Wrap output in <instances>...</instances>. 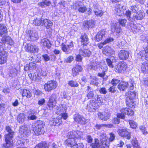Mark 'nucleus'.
<instances>
[{"instance_id":"obj_5","label":"nucleus","mask_w":148,"mask_h":148,"mask_svg":"<svg viewBox=\"0 0 148 148\" xmlns=\"http://www.w3.org/2000/svg\"><path fill=\"white\" fill-rule=\"evenodd\" d=\"M44 75L43 71L42 70L37 71L34 74L30 73L28 74L29 77L31 79L38 82L40 81L42 78V77L44 76Z\"/></svg>"},{"instance_id":"obj_24","label":"nucleus","mask_w":148,"mask_h":148,"mask_svg":"<svg viewBox=\"0 0 148 148\" xmlns=\"http://www.w3.org/2000/svg\"><path fill=\"white\" fill-rule=\"evenodd\" d=\"M78 142L79 141L77 140V139L71 138H68L65 141L66 143L67 146L71 147H74L75 144Z\"/></svg>"},{"instance_id":"obj_52","label":"nucleus","mask_w":148,"mask_h":148,"mask_svg":"<svg viewBox=\"0 0 148 148\" xmlns=\"http://www.w3.org/2000/svg\"><path fill=\"white\" fill-rule=\"evenodd\" d=\"M127 16V18L129 21H132V19L130 17V15L131 14V12L130 11L128 10L126 11L124 13Z\"/></svg>"},{"instance_id":"obj_30","label":"nucleus","mask_w":148,"mask_h":148,"mask_svg":"<svg viewBox=\"0 0 148 148\" xmlns=\"http://www.w3.org/2000/svg\"><path fill=\"white\" fill-rule=\"evenodd\" d=\"M86 90L87 92L86 95L88 99L92 98L94 95L93 90L92 89L90 86H88L87 87Z\"/></svg>"},{"instance_id":"obj_7","label":"nucleus","mask_w":148,"mask_h":148,"mask_svg":"<svg viewBox=\"0 0 148 148\" xmlns=\"http://www.w3.org/2000/svg\"><path fill=\"white\" fill-rule=\"evenodd\" d=\"M57 86V82L54 80H50L47 82L44 85V88L45 91L50 92L52 90L55 89Z\"/></svg>"},{"instance_id":"obj_2","label":"nucleus","mask_w":148,"mask_h":148,"mask_svg":"<svg viewBox=\"0 0 148 148\" xmlns=\"http://www.w3.org/2000/svg\"><path fill=\"white\" fill-rule=\"evenodd\" d=\"M45 124L41 121H38L32 125L33 130L37 135L43 134L45 131L44 128Z\"/></svg>"},{"instance_id":"obj_61","label":"nucleus","mask_w":148,"mask_h":148,"mask_svg":"<svg viewBox=\"0 0 148 148\" xmlns=\"http://www.w3.org/2000/svg\"><path fill=\"white\" fill-rule=\"evenodd\" d=\"M106 62L108 65L110 67L112 68L114 66L112 64V62L110 59L108 58L107 59Z\"/></svg>"},{"instance_id":"obj_48","label":"nucleus","mask_w":148,"mask_h":148,"mask_svg":"<svg viewBox=\"0 0 148 148\" xmlns=\"http://www.w3.org/2000/svg\"><path fill=\"white\" fill-rule=\"evenodd\" d=\"M98 80V79L97 77H93V78L91 80L90 84L97 86L99 84Z\"/></svg>"},{"instance_id":"obj_38","label":"nucleus","mask_w":148,"mask_h":148,"mask_svg":"<svg viewBox=\"0 0 148 148\" xmlns=\"http://www.w3.org/2000/svg\"><path fill=\"white\" fill-rule=\"evenodd\" d=\"M52 121L54 125L58 126L62 123V121L61 117H58L53 118Z\"/></svg>"},{"instance_id":"obj_60","label":"nucleus","mask_w":148,"mask_h":148,"mask_svg":"<svg viewBox=\"0 0 148 148\" xmlns=\"http://www.w3.org/2000/svg\"><path fill=\"white\" fill-rule=\"evenodd\" d=\"M84 147V145L82 143H77L75 144L73 148H83Z\"/></svg>"},{"instance_id":"obj_25","label":"nucleus","mask_w":148,"mask_h":148,"mask_svg":"<svg viewBox=\"0 0 148 148\" xmlns=\"http://www.w3.org/2000/svg\"><path fill=\"white\" fill-rule=\"evenodd\" d=\"M80 39L82 45H86L89 42L87 35L85 33L81 35Z\"/></svg>"},{"instance_id":"obj_26","label":"nucleus","mask_w":148,"mask_h":148,"mask_svg":"<svg viewBox=\"0 0 148 148\" xmlns=\"http://www.w3.org/2000/svg\"><path fill=\"white\" fill-rule=\"evenodd\" d=\"M128 86L129 84L127 82L122 81L118 85L117 88L120 90L124 91Z\"/></svg>"},{"instance_id":"obj_9","label":"nucleus","mask_w":148,"mask_h":148,"mask_svg":"<svg viewBox=\"0 0 148 148\" xmlns=\"http://www.w3.org/2000/svg\"><path fill=\"white\" fill-rule=\"evenodd\" d=\"M74 44L72 41L70 42L69 45H65L62 43L61 45V49L62 51L66 54L71 53L73 49Z\"/></svg>"},{"instance_id":"obj_10","label":"nucleus","mask_w":148,"mask_h":148,"mask_svg":"<svg viewBox=\"0 0 148 148\" xmlns=\"http://www.w3.org/2000/svg\"><path fill=\"white\" fill-rule=\"evenodd\" d=\"M127 68V65L125 62H121L115 66V71L119 73H123Z\"/></svg>"},{"instance_id":"obj_53","label":"nucleus","mask_w":148,"mask_h":148,"mask_svg":"<svg viewBox=\"0 0 148 148\" xmlns=\"http://www.w3.org/2000/svg\"><path fill=\"white\" fill-rule=\"evenodd\" d=\"M140 129L143 134L146 135L148 133V132L146 129V127L145 126L143 125L141 126Z\"/></svg>"},{"instance_id":"obj_13","label":"nucleus","mask_w":148,"mask_h":148,"mask_svg":"<svg viewBox=\"0 0 148 148\" xmlns=\"http://www.w3.org/2000/svg\"><path fill=\"white\" fill-rule=\"evenodd\" d=\"M129 57V52L125 50H121L118 53V57L121 60H125L128 59Z\"/></svg>"},{"instance_id":"obj_47","label":"nucleus","mask_w":148,"mask_h":148,"mask_svg":"<svg viewBox=\"0 0 148 148\" xmlns=\"http://www.w3.org/2000/svg\"><path fill=\"white\" fill-rule=\"evenodd\" d=\"M77 133L75 132H71L68 133V138H74L76 139Z\"/></svg>"},{"instance_id":"obj_4","label":"nucleus","mask_w":148,"mask_h":148,"mask_svg":"<svg viewBox=\"0 0 148 148\" xmlns=\"http://www.w3.org/2000/svg\"><path fill=\"white\" fill-rule=\"evenodd\" d=\"M110 135L109 141L108 140V138L106 136H105L104 138L101 139L102 146L104 148H109V142H112L115 139V136L113 133H111Z\"/></svg>"},{"instance_id":"obj_16","label":"nucleus","mask_w":148,"mask_h":148,"mask_svg":"<svg viewBox=\"0 0 148 148\" xmlns=\"http://www.w3.org/2000/svg\"><path fill=\"white\" fill-rule=\"evenodd\" d=\"M126 12L125 6L118 4L116 6L115 8V13L119 16L122 15Z\"/></svg>"},{"instance_id":"obj_12","label":"nucleus","mask_w":148,"mask_h":148,"mask_svg":"<svg viewBox=\"0 0 148 148\" xmlns=\"http://www.w3.org/2000/svg\"><path fill=\"white\" fill-rule=\"evenodd\" d=\"M57 97L56 94H53L50 97L47 106L50 110H52L53 108L55 107L56 104V99Z\"/></svg>"},{"instance_id":"obj_42","label":"nucleus","mask_w":148,"mask_h":148,"mask_svg":"<svg viewBox=\"0 0 148 148\" xmlns=\"http://www.w3.org/2000/svg\"><path fill=\"white\" fill-rule=\"evenodd\" d=\"M132 11L135 13L134 15V18L135 21H138V9L135 6L132 8Z\"/></svg>"},{"instance_id":"obj_51","label":"nucleus","mask_w":148,"mask_h":148,"mask_svg":"<svg viewBox=\"0 0 148 148\" xmlns=\"http://www.w3.org/2000/svg\"><path fill=\"white\" fill-rule=\"evenodd\" d=\"M119 25H121L123 26H125V23L127 22V20L125 19L120 18L119 19Z\"/></svg>"},{"instance_id":"obj_43","label":"nucleus","mask_w":148,"mask_h":148,"mask_svg":"<svg viewBox=\"0 0 148 148\" xmlns=\"http://www.w3.org/2000/svg\"><path fill=\"white\" fill-rule=\"evenodd\" d=\"M90 146L92 148H100L99 140L97 139H95L94 142L92 143L90 145Z\"/></svg>"},{"instance_id":"obj_22","label":"nucleus","mask_w":148,"mask_h":148,"mask_svg":"<svg viewBox=\"0 0 148 148\" xmlns=\"http://www.w3.org/2000/svg\"><path fill=\"white\" fill-rule=\"evenodd\" d=\"M106 32L104 30H101L98 32L95 37L96 40L98 42L105 38Z\"/></svg>"},{"instance_id":"obj_18","label":"nucleus","mask_w":148,"mask_h":148,"mask_svg":"<svg viewBox=\"0 0 148 148\" xmlns=\"http://www.w3.org/2000/svg\"><path fill=\"white\" fill-rule=\"evenodd\" d=\"M20 133L24 137H26L30 134V130L25 125L21 126L19 128Z\"/></svg>"},{"instance_id":"obj_19","label":"nucleus","mask_w":148,"mask_h":148,"mask_svg":"<svg viewBox=\"0 0 148 148\" xmlns=\"http://www.w3.org/2000/svg\"><path fill=\"white\" fill-rule=\"evenodd\" d=\"M7 56V52L5 50L1 51L0 52V64H3L6 62Z\"/></svg>"},{"instance_id":"obj_41","label":"nucleus","mask_w":148,"mask_h":148,"mask_svg":"<svg viewBox=\"0 0 148 148\" xmlns=\"http://www.w3.org/2000/svg\"><path fill=\"white\" fill-rule=\"evenodd\" d=\"M43 18H36L33 21V24L37 26H42Z\"/></svg>"},{"instance_id":"obj_27","label":"nucleus","mask_w":148,"mask_h":148,"mask_svg":"<svg viewBox=\"0 0 148 148\" xmlns=\"http://www.w3.org/2000/svg\"><path fill=\"white\" fill-rule=\"evenodd\" d=\"M79 53L84 57H89L91 54V52L88 49L81 48L79 49Z\"/></svg>"},{"instance_id":"obj_58","label":"nucleus","mask_w":148,"mask_h":148,"mask_svg":"<svg viewBox=\"0 0 148 148\" xmlns=\"http://www.w3.org/2000/svg\"><path fill=\"white\" fill-rule=\"evenodd\" d=\"M95 14L97 16H101L103 14V13L101 10H99L97 9L96 10H94Z\"/></svg>"},{"instance_id":"obj_29","label":"nucleus","mask_w":148,"mask_h":148,"mask_svg":"<svg viewBox=\"0 0 148 148\" xmlns=\"http://www.w3.org/2000/svg\"><path fill=\"white\" fill-rule=\"evenodd\" d=\"M29 115L27 117V119L29 120H34L36 119L37 117L36 116L37 114L36 112L34 110H30L28 111Z\"/></svg>"},{"instance_id":"obj_20","label":"nucleus","mask_w":148,"mask_h":148,"mask_svg":"<svg viewBox=\"0 0 148 148\" xmlns=\"http://www.w3.org/2000/svg\"><path fill=\"white\" fill-rule=\"evenodd\" d=\"M27 35L29 36L32 40H37L39 37L37 32L35 31L29 30Z\"/></svg>"},{"instance_id":"obj_62","label":"nucleus","mask_w":148,"mask_h":148,"mask_svg":"<svg viewBox=\"0 0 148 148\" xmlns=\"http://www.w3.org/2000/svg\"><path fill=\"white\" fill-rule=\"evenodd\" d=\"M73 59V57L72 56H69L67 58L65 59L64 62L67 63L71 62L72 60Z\"/></svg>"},{"instance_id":"obj_21","label":"nucleus","mask_w":148,"mask_h":148,"mask_svg":"<svg viewBox=\"0 0 148 148\" xmlns=\"http://www.w3.org/2000/svg\"><path fill=\"white\" fill-rule=\"evenodd\" d=\"M67 108L64 105H60L57 107L55 112L56 114L61 115V113L66 112Z\"/></svg>"},{"instance_id":"obj_36","label":"nucleus","mask_w":148,"mask_h":148,"mask_svg":"<svg viewBox=\"0 0 148 148\" xmlns=\"http://www.w3.org/2000/svg\"><path fill=\"white\" fill-rule=\"evenodd\" d=\"M83 25L84 27L87 28H92L95 25L94 22L93 20H92L89 21H86Z\"/></svg>"},{"instance_id":"obj_57","label":"nucleus","mask_w":148,"mask_h":148,"mask_svg":"<svg viewBox=\"0 0 148 148\" xmlns=\"http://www.w3.org/2000/svg\"><path fill=\"white\" fill-rule=\"evenodd\" d=\"M129 124L131 127L133 128H135L137 127V124L134 121H129Z\"/></svg>"},{"instance_id":"obj_34","label":"nucleus","mask_w":148,"mask_h":148,"mask_svg":"<svg viewBox=\"0 0 148 148\" xmlns=\"http://www.w3.org/2000/svg\"><path fill=\"white\" fill-rule=\"evenodd\" d=\"M141 71L145 74H148V62L143 63L141 65Z\"/></svg>"},{"instance_id":"obj_31","label":"nucleus","mask_w":148,"mask_h":148,"mask_svg":"<svg viewBox=\"0 0 148 148\" xmlns=\"http://www.w3.org/2000/svg\"><path fill=\"white\" fill-rule=\"evenodd\" d=\"M41 44L44 47H47L48 49L50 48L51 45L50 42L47 38H44L41 40Z\"/></svg>"},{"instance_id":"obj_55","label":"nucleus","mask_w":148,"mask_h":148,"mask_svg":"<svg viewBox=\"0 0 148 148\" xmlns=\"http://www.w3.org/2000/svg\"><path fill=\"white\" fill-rule=\"evenodd\" d=\"M120 81V80L114 78L112 79L111 82V83L113 85V86H115Z\"/></svg>"},{"instance_id":"obj_39","label":"nucleus","mask_w":148,"mask_h":148,"mask_svg":"<svg viewBox=\"0 0 148 148\" xmlns=\"http://www.w3.org/2000/svg\"><path fill=\"white\" fill-rule=\"evenodd\" d=\"M7 32V30L6 26L3 24H0V36H2Z\"/></svg>"},{"instance_id":"obj_11","label":"nucleus","mask_w":148,"mask_h":148,"mask_svg":"<svg viewBox=\"0 0 148 148\" xmlns=\"http://www.w3.org/2000/svg\"><path fill=\"white\" fill-rule=\"evenodd\" d=\"M24 48L26 51L33 53H38L39 50V48L38 46L35 45L29 44L25 45Z\"/></svg>"},{"instance_id":"obj_35","label":"nucleus","mask_w":148,"mask_h":148,"mask_svg":"<svg viewBox=\"0 0 148 148\" xmlns=\"http://www.w3.org/2000/svg\"><path fill=\"white\" fill-rule=\"evenodd\" d=\"M26 117L24 113H20L18 115L17 117V120L18 122L21 123H22L25 120Z\"/></svg>"},{"instance_id":"obj_23","label":"nucleus","mask_w":148,"mask_h":148,"mask_svg":"<svg viewBox=\"0 0 148 148\" xmlns=\"http://www.w3.org/2000/svg\"><path fill=\"white\" fill-rule=\"evenodd\" d=\"M114 51L112 48L109 46H106L103 48V53L106 55L113 54Z\"/></svg>"},{"instance_id":"obj_64","label":"nucleus","mask_w":148,"mask_h":148,"mask_svg":"<svg viewBox=\"0 0 148 148\" xmlns=\"http://www.w3.org/2000/svg\"><path fill=\"white\" fill-rule=\"evenodd\" d=\"M73 68L75 69V70H76L79 72L81 71L82 70V66H81L79 65H77L75 66V67H74Z\"/></svg>"},{"instance_id":"obj_6","label":"nucleus","mask_w":148,"mask_h":148,"mask_svg":"<svg viewBox=\"0 0 148 148\" xmlns=\"http://www.w3.org/2000/svg\"><path fill=\"white\" fill-rule=\"evenodd\" d=\"M73 8L75 10H78L79 12L84 13L87 10L86 7L81 2H77L74 3Z\"/></svg>"},{"instance_id":"obj_15","label":"nucleus","mask_w":148,"mask_h":148,"mask_svg":"<svg viewBox=\"0 0 148 148\" xmlns=\"http://www.w3.org/2000/svg\"><path fill=\"white\" fill-rule=\"evenodd\" d=\"M117 132L119 136L122 137L130 139L131 138V134L130 132L125 129H119L118 130Z\"/></svg>"},{"instance_id":"obj_49","label":"nucleus","mask_w":148,"mask_h":148,"mask_svg":"<svg viewBox=\"0 0 148 148\" xmlns=\"http://www.w3.org/2000/svg\"><path fill=\"white\" fill-rule=\"evenodd\" d=\"M68 84L71 87H77L79 85L78 84L76 81L73 80L69 81V82Z\"/></svg>"},{"instance_id":"obj_59","label":"nucleus","mask_w":148,"mask_h":148,"mask_svg":"<svg viewBox=\"0 0 148 148\" xmlns=\"http://www.w3.org/2000/svg\"><path fill=\"white\" fill-rule=\"evenodd\" d=\"M42 57L45 62H47L50 60V56L47 54H44L42 55Z\"/></svg>"},{"instance_id":"obj_40","label":"nucleus","mask_w":148,"mask_h":148,"mask_svg":"<svg viewBox=\"0 0 148 148\" xmlns=\"http://www.w3.org/2000/svg\"><path fill=\"white\" fill-rule=\"evenodd\" d=\"M49 145L45 142H41L36 145L34 148H49Z\"/></svg>"},{"instance_id":"obj_46","label":"nucleus","mask_w":148,"mask_h":148,"mask_svg":"<svg viewBox=\"0 0 148 148\" xmlns=\"http://www.w3.org/2000/svg\"><path fill=\"white\" fill-rule=\"evenodd\" d=\"M32 95L29 90L26 89H23V91L22 96H26L27 98H30Z\"/></svg>"},{"instance_id":"obj_14","label":"nucleus","mask_w":148,"mask_h":148,"mask_svg":"<svg viewBox=\"0 0 148 148\" xmlns=\"http://www.w3.org/2000/svg\"><path fill=\"white\" fill-rule=\"evenodd\" d=\"M14 135H9L6 134L5 135L4 137L5 143L3 144V147H9L12 146L11 141L13 138Z\"/></svg>"},{"instance_id":"obj_37","label":"nucleus","mask_w":148,"mask_h":148,"mask_svg":"<svg viewBox=\"0 0 148 148\" xmlns=\"http://www.w3.org/2000/svg\"><path fill=\"white\" fill-rule=\"evenodd\" d=\"M2 40L7 42L8 44L12 45L14 44V42L11 38L9 36H4L2 38Z\"/></svg>"},{"instance_id":"obj_28","label":"nucleus","mask_w":148,"mask_h":148,"mask_svg":"<svg viewBox=\"0 0 148 148\" xmlns=\"http://www.w3.org/2000/svg\"><path fill=\"white\" fill-rule=\"evenodd\" d=\"M111 31L112 32H116L117 33H120L121 29L120 26L118 23H116L115 24H113L112 25Z\"/></svg>"},{"instance_id":"obj_1","label":"nucleus","mask_w":148,"mask_h":148,"mask_svg":"<svg viewBox=\"0 0 148 148\" xmlns=\"http://www.w3.org/2000/svg\"><path fill=\"white\" fill-rule=\"evenodd\" d=\"M136 92L135 91H129L126 93V103L128 107L132 108L135 107L136 104L134 100L136 98Z\"/></svg>"},{"instance_id":"obj_63","label":"nucleus","mask_w":148,"mask_h":148,"mask_svg":"<svg viewBox=\"0 0 148 148\" xmlns=\"http://www.w3.org/2000/svg\"><path fill=\"white\" fill-rule=\"evenodd\" d=\"M1 41L2 42H0V49L1 50V51H3V50H5L3 47H4L5 45V41H3L2 40V38L1 39Z\"/></svg>"},{"instance_id":"obj_50","label":"nucleus","mask_w":148,"mask_h":148,"mask_svg":"<svg viewBox=\"0 0 148 148\" xmlns=\"http://www.w3.org/2000/svg\"><path fill=\"white\" fill-rule=\"evenodd\" d=\"M6 131L8 132V134L9 135L12 134V135H14L15 133L12 130L11 127L9 126L6 127L5 128Z\"/></svg>"},{"instance_id":"obj_33","label":"nucleus","mask_w":148,"mask_h":148,"mask_svg":"<svg viewBox=\"0 0 148 148\" xmlns=\"http://www.w3.org/2000/svg\"><path fill=\"white\" fill-rule=\"evenodd\" d=\"M42 26L44 25L47 29L50 28L52 26L53 23L51 21L47 19L43 18Z\"/></svg>"},{"instance_id":"obj_54","label":"nucleus","mask_w":148,"mask_h":148,"mask_svg":"<svg viewBox=\"0 0 148 148\" xmlns=\"http://www.w3.org/2000/svg\"><path fill=\"white\" fill-rule=\"evenodd\" d=\"M76 133H77L76 139L77 140L79 141V140L80 139L82 136V133L81 132L78 131L77 132H76Z\"/></svg>"},{"instance_id":"obj_3","label":"nucleus","mask_w":148,"mask_h":148,"mask_svg":"<svg viewBox=\"0 0 148 148\" xmlns=\"http://www.w3.org/2000/svg\"><path fill=\"white\" fill-rule=\"evenodd\" d=\"M100 104V103L96 101L95 99H93L88 103L85 106V109L90 112H94L98 108Z\"/></svg>"},{"instance_id":"obj_8","label":"nucleus","mask_w":148,"mask_h":148,"mask_svg":"<svg viewBox=\"0 0 148 148\" xmlns=\"http://www.w3.org/2000/svg\"><path fill=\"white\" fill-rule=\"evenodd\" d=\"M121 113H118L117 114L118 118L122 119H124L125 118V114L132 116L134 114L133 110L127 108L122 109L121 110Z\"/></svg>"},{"instance_id":"obj_44","label":"nucleus","mask_w":148,"mask_h":148,"mask_svg":"<svg viewBox=\"0 0 148 148\" xmlns=\"http://www.w3.org/2000/svg\"><path fill=\"white\" fill-rule=\"evenodd\" d=\"M51 2L47 0H45L44 1L38 3V5L42 8L45 7L50 5Z\"/></svg>"},{"instance_id":"obj_56","label":"nucleus","mask_w":148,"mask_h":148,"mask_svg":"<svg viewBox=\"0 0 148 148\" xmlns=\"http://www.w3.org/2000/svg\"><path fill=\"white\" fill-rule=\"evenodd\" d=\"M29 65L30 70H34L36 67V64L34 63L31 62L29 63Z\"/></svg>"},{"instance_id":"obj_45","label":"nucleus","mask_w":148,"mask_h":148,"mask_svg":"<svg viewBox=\"0 0 148 148\" xmlns=\"http://www.w3.org/2000/svg\"><path fill=\"white\" fill-rule=\"evenodd\" d=\"M29 142V140L25 139H20V140H18L17 143L18 145H27V144Z\"/></svg>"},{"instance_id":"obj_32","label":"nucleus","mask_w":148,"mask_h":148,"mask_svg":"<svg viewBox=\"0 0 148 148\" xmlns=\"http://www.w3.org/2000/svg\"><path fill=\"white\" fill-rule=\"evenodd\" d=\"M97 114L99 118L101 120L103 121H107L109 118V115L108 113L99 112Z\"/></svg>"},{"instance_id":"obj_17","label":"nucleus","mask_w":148,"mask_h":148,"mask_svg":"<svg viewBox=\"0 0 148 148\" xmlns=\"http://www.w3.org/2000/svg\"><path fill=\"white\" fill-rule=\"evenodd\" d=\"M73 119L75 122L79 124H85L86 123V119L78 113L74 114Z\"/></svg>"}]
</instances>
